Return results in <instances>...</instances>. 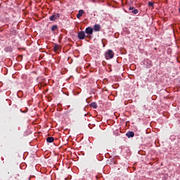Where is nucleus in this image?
I'll return each instance as SVG.
<instances>
[{
	"mask_svg": "<svg viewBox=\"0 0 180 180\" xmlns=\"http://www.w3.org/2000/svg\"><path fill=\"white\" fill-rule=\"evenodd\" d=\"M85 33L87 34L86 35V37L87 39H92V37H91V34H94V28L91 27H88L85 29Z\"/></svg>",
	"mask_w": 180,
	"mask_h": 180,
	"instance_id": "f257e3e1",
	"label": "nucleus"
},
{
	"mask_svg": "<svg viewBox=\"0 0 180 180\" xmlns=\"http://www.w3.org/2000/svg\"><path fill=\"white\" fill-rule=\"evenodd\" d=\"M105 56L106 60H110L115 57V53H113V51L109 49L105 52Z\"/></svg>",
	"mask_w": 180,
	"mask_h": 180,
	"instance_id": "f03ea898",
	"label": "nucleus"
},
{
	"mask_svg": "<svg viewBox=\"0 0 180 180\" xmlns=\"http://www.w3.org/2000/svg\"><path fill=\"white\" fill-rule=\"evenodd\" d=\"M60 18V13H53L51 16L49 17V20L51 21L57 20V19Z\"/></svg>",
	"mask_w": 180,
	"mask_h": 180,
	"instance_id": "7ed1b4c3",
	"label": "nucleus"
},
{
	"mask_svg": "<svg viewBox=\"0 0 180 180\" xmlns=\"http://www.w3.org/2000/svg\"><path fill=\"white\" fill-rule=\"evenodd\" d=\"M77 37L79 40H84L85 37H86V35H85V32L80 31L77 33Z\"/></svg>",
	"mask_w": 180,
	"mask_h": 180,
	"instance_id": "20e7f679",
	"label": "nucleus"
},
{
	"mask_svg": "<svg viewBox=\"0 0 180 180\" xmlns=\"http://www.w3.org/2000/svg\"><path fill=\"white\" fill-rule=\"evenodd\" d=\"M129 11H131V13H133L134 15H137V13H139V10L134 7H130Z\"/></svg>",
	"mask_w": 180,
	"mask_h": 180,
	"instance_id": "39448f33",
	"label": "nucleus"
},
{
	"mask_svg": "<svg viewBox=\"0 0 180 180\" xmlns=\"http://www.w3.org/2000/svg\"><path fill=\"white\" fill-rule=\"evenodd\" d=\"M93 30H94V32H101V25H94Z\"/></svg>",
	"mask_w": 180,
	"mask_h": 180,
	"instance_id": "423d86ee",
	"label": "nucleus"
},
{
	"mask_svg": "<svg viewBox=\"0 0 180 180\" xmlns=\"http://www.w3.org/2000/svg\"><path fill=\"white\" fill-rule=\"evenodd\" d=\"M84 13H85V11H84V10H79L78 11V13L77 14V19H80L81 16H82V15H84Z\"/></svg>",
	"mask_w": 180,
	"mask_h": 180,
	"instance_id": "0eeeda50",
	"label": "nucleus"
},
{
	"mask_svg": "<svg viewBox=\"0 0 180 180\" xmlns=\"http://www.w3.org/2000/svg\"><path fill=\"white\" fill-rule=\"evenodd\" d=\"M126 136L130 139V137H134V132L133 131H128L127 134H126Z\"/></svg>",
	"mask_w": 180,
	"mask_h": 180,
	"instance_id": "6e6552de",
	"label": "nucleus"
},
{
	"mask_svg": "<svg viewBox=\"0 0 180 180\" xmlns=\"http://www.w3.org/2000/svg\"><path fill=\"white\" fill-rule=\"evenodd\" d=\"M46 141H47V143H53V141H54V137H53V136L48 137L46 139Z\"/></svg>",
	"mask_w": 180,
	"mask_h": 180,
	"instance_id": "1a4fd4ad",
	"label": "nucleus"
},
{
	"mask_svg": "<svg viewBox=\"0 0 180 180\" xmlns=\"http://www.w3.org/2000/svg\"><path fill=\"white\" fill-rule=\"evenodd\" d=\"M90 106L93 108V109H96V108H98V105L96 104V103H91L90 104Z\"/></svg>",
	"mask_w": 180,
	"mask_h": 180,
	"instance_id": "9d476101",
	"label": "nucleus"
},
{
	"mask_svg": "<svg viewBox=\"0 0 180 180\" xmlns=\"http://www.w3.org/2000/svg\"><path fill=\"white\" fill-rule=\"evenodd\" d=\"M53 50H55V51H58V50H60V46L58 44H55V46H53Z\"/></svg>",
	"mask_w": 180,
	"mask_h": 180,
	"instance_id": "9b49d317",
	"label": "nucleus"
},
{
	"mask_svg": "<svg viewBox=\"0 0 180 180\" xmlns=\"http://www.w3.org/2000/svg\"><path fill=\"white\" fill-rule=\"evenodd\" d=\"M57 29H58V26L53 25L52 27H51V31L52 32H56V30H57Z\"/></svg>",
	"mask_w": 180,
	"mask_h": 180,
	"instance_id": "f8f14e48",
	"label": "nucleus"
},
{
	"mask_svg": "<svg viewBox=\"0 0 180 180\" xmlns=\"http://www.w3.org/2000/svg\"><path fill=\"white\" fill-rule=\"evenodd\" d=\"M148 6H154V3L150 1V2L148 3Z\"/></svg>",
	"mask_w": 180,
	"mask_h": 180,
	"instance_id": "ddd939ff",
	"label": "nucleus"
}]
</instances>
